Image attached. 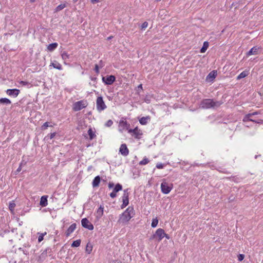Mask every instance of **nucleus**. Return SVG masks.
<instances>
[{"instance_id": "obj_30", "label": "nucleus", "mask_w": 263, "mask_h": 263, "mask_svg": "<svg viewBox=\"0 0 263 263\" xmlns=\"http://www.w3.org/2000/svg\"><path fill=\"white\" fill-rule=\"evenodd\" d=\"M81 242V241L80 239H78L75 241H73L71 244V247H78L80 246Z\"/></svg>"}, {"instance_id": "obj_24", "label": "nucleus", "mask_w": 263, "mask_h": 263, "mask_svg": "<svg viewBox=\"0 0 263 263\" xmlns=\"http://www.w3.org/2000/svg\"><path fill=\"white\" fill-rule=\"evenodd\" d=\"M88 135L89 136V139L90 140H92L93 139H94L96 137V135L95 134V132H93L91 128H90L88 129Z\"/></svg>"}, {"instance_id": "obj_55", "label": "nucleus", "mask_w": 263, "mask_h": 263, "mask_svg": "<svg viewBox=\"0 0 263 263\" xmlns=\"http://www.w3.org/2000/svg\"><path fill=\"white\" fill-rule=\"evenodd\" d=\"M164 237H165L168 239L170 238L169 236L167 234H166V233H165Z\"/></svg>"}, {"instance_id": "obj_18", "label": "nucleus", "mask_w": 263, "mask_h": 263, "mask_svg": "<svg viewBox=\"0 0 263 263\" xmlns=\"http://www.w3.org/2000/svg\"><path fill=\"white\" fill-rule=\"evenodd\" d=\"M47 198H48L47 196H43L41 197L40 204L42 207H45L47 205V204H48Z\"/></svg>"}, {"instance_id": "obj_60", "label": "nucleus", "mask_w": 263, "mask_h": 263, "mask_svg": "<svg viewBox=\"0 0 263 263\" xmlns=\"http://www.w3.org/2000/svg\"><path fill=\"white\" fill-rule=\"evenodd\" d=\"M156 2H160L161 0H155Z\"/></svg>"}, {"instance_id": "obj_1", "label": "nucleus", "mask_w": 263, "mask_h": 263, "mask_svg": "<svg viewBox=\"0 0 263 263\" xmlns=\"http://www.w3.org/2000/svg\"><path fill=\"white\" fill-rule=\"evenodd\" d=\"M223 102L214 101L211 99H204L202 100L200 104V107L203 109L215 108L219 107Z\"/></svg>"}, {"instance_id": "obj_19", "label": "nucleus", "mask_w": 263, "mask_h": 263, "mask_svg": "<svg viewBox=\"0 0 263 263\" xmlns=\"http://www.w3.org/2000/svg\"><path fill=\"white\" fill-rule=\"evenodd\" d=\"M100 181H101V178L99 176H97L95 177L92 181V186L93 187L99 186Z\"/></svg>"}, {"instance_id": "obj_40", "label": "nucleus", "mask_w": 263, "mask_h": 263, "mask_svg": "<svg viewBox=\"0 0 263 263\" xmlns=\"http://www.w3.org/2000/svg\"><path fill=\"white\" fill-rule=\"evenodd\" d=\"M113 124V122L111 120H108L105 123V125L107 127H110Z\"/></svg>"}, {"instance_id": "obj_32", "label": "nucleus", "mask_w": 263, "mask_h": 263, "mask_svg": "<svg viewBox=\"0 0 263 263\" xmlns=\"http://www.w3.org/2000/svg\"><path fill=\"white\" fill-rule=\"evenodd\" d=\"M149 162V160L146 157H144L142 160L140 161L139 164L141 165H146Z\"/></svg>"}, {"instance_id": "obj_12", "label": "nucleus", "mask_w": 263, "mask_h": 263, "mask_svg": "<svg viewBox=\"0 0 263 263\" xmlns=\"http://www.w3.org/2000/svg\"><path fill=\"white\" fill-rule=\"evenodd\" d=\"M161 189L163 193L167 194L171 191L172 187L170 186L167 182H163L161 184Z\"/></svg>"}, {"instance_id": "obj_59", "label": "nucleus", "mask_w": 263, "mask_h": 263, "mask_svg": "<svg viewBox=\"0 0 263 263\" xmlns=\"http://www.w3.org/2000/svg\"><path fill=\"white\" fill-rule=\"evenodd\" d=\"M78 1V0H73V1L74 2H77V1Z\"/></svg>"}, {"instance_id": "obj_43", "label": "nucleus", "mask_w": 263, "mask_h": 263, "mask_svg": "<svg viewBox=\"0 0 263 263\" xmlns=\"http://www.w3.org/2000/svg\"><path fill=\"white\" fill-rule=\"evenodd\" d=\"M253 122L258 123V124H262L263 123V120L259 119V120H254L253 121Z\"/></svg>"}, {"instance_id": "obj_16", "label": "nucleus", "mask_w": 263, "mask_h": 263, "mask_svg": "<svg viewBox=\"0 0 263 263\" xmlns=\"http://www.w3.org/2000/svg\"><path fill=\"white\" fill-rule=\"evenodd\" d=\"M217 74V71L213 70L208 74L206 78V80H209V81H212L215 78Z\"/></svg>"}, {"instance_id": "obj_15", "label": "nucleus", "mask_w": 263, "mask_h": 263, "mask_svg": "<svg viewBox=\"0 0 263 263\" xmlns=\"http://www.w3.org/2000/svg\"><path fill=\"white\" fill-rule=\"evenodd\" d=\"M77 224L74 223L70 225L68 228L66 232H65V235L66 237H68L76 229Z\"/></svg>"}, {"instance_id": "obj_47", "label": "nucleus", "mask_w": 263, "mask_h": 263, "mask_svg": "<svg viewBox=\"0 0 263 263\" xmlns=\"http://www.w3.org/2000/svg\"><path fill=\"white\" fill-rule=\"evenodd\" d=\"M260 114V112L259 111H255V112H253L252 113H250V114L251 115V116H254V115H258Z\"/></svg>"}, {"instance_id": "obj_35", "label": "nucleus", "mask_w": 263, "mask_h": 263, "mask_svg": "<svg viewBox=\"0 0 263 263\" xmlns=\"http://www.w3.org/2000/svg\"><path fill=\"white\" fill-rule=\"evenodd\" d=\"M158 223V220L157 218L153 219L152 224H151L152 227L155 228L157 226Z\"/></svg>"}, {"instance_id": "obj_4", "label": "nucleus", "mask_w": 263, "mask_h": 263, "mask_svg": "<svg viewBox=\"0 0 263 263\" xmlns=\"http://www.w3.org/2000/svg\"><path fill=\"white\" fill-rule=\"evenodd\" d=\"M96 106L97 109L99 111H101L104 110L106 108V105H105L102 97H98L96 101Z\"/></svg>"}, {"instance_id": "obj_54", "label": "nucleus", "mask_w": 263, "mask_h": 263, "mask_svg": "<svg viewBox=\"0 0 263 263\" xmlns=\"http://www.w3.org/2000/svg\"><path fill=\"white\" fill-rule=\"evenodd\" d=\"M91 2L92 3L94 4L96 2H98V0H91Z\"/></svg>"}, {"instance_id": "obj_36", "label": "nucleus", "mask_w": 263, "mask_h": 263, "mask_svg": "<svg viewBox=\"0 0 263 263\" xmlns=\"http://www.w3.org/2000/svg\"><path fill=\"white\" fill-rule=\"evenodd\" d=\"M15 206V204L14 202H11L9 203V208L11 212H12L14 210Z\"/></svg>"}, {"instance_id": "obj_58", "label": "nucleus", "mask_w": 263, "mask_h": 263, "mask_svg": "<svg viewBox=\"0 0 263 263\" xmlns=\"http://www.w3.org/2000/svg\"><path fill=\"white\" fill-rule=\"evenodd\" d=\"M111 37H112L111 36L108 37V40H109V39H111Z\"/></svg>"}, {"instance_id": "obj_42", "label": "nucleus", "mask_w": 263, "mask_h": 263, "mask_svg": "<svg viewBox=\"0 0 263 263\" xmlns=\"http://www.w3.org/2000/svg\"><path fill=\"white\" fill-rule=\"evenodd\" d=\"M156 167L158 169H162L164 167V164L160 163L156 164Z\"/></svg>"}, {"instance_id": "obj_25", "label": "nucleus", "mask_w": 263, "mask_h": 263, "mask_svg": "<svg viewBox=\"0 0 263 263\" xmlns=\"http://www.w3.org/2000/svg\"><path fill=\"white\" fill-rule=\"evenodd\" d=\"M120 126L123 127L124 128H126V129L129 126V124H128L126 121L125 120H120L119 122Z\"/></svg>"}, {"instance_id": "obj_9", "label": "nucleus", "mask_w": 263, "mask_h": 263, "mask_svg": "<svg viewBox=\"0 0 263 263\" xmlns=\"http://www.w3.org/2000/svg\"><path fill=\"white\" fill-rule=\"evenodd\" d=\"M81 223L83 227L89 230H92L94 228L93 224L86 218L82 219Z\"/></svg>"}, {"instance_id": "obj_2", "label": "nucleus", "mask_w": 263, "mask_h": 263, "mask_svg": "<svg viewBox=\"0 0 263 263\" xmlns=\"http://www.w3.org/2000/svg\"><path fill=\"white\" fill-rule=\"evenodd\" d=\"M134 215L133 207L128 206L126 210L120 215L119 222L125 223L128 222Z\"/></svg>"}, {"instance_id": "obj_3", "label": "nucleus", "mask_w": 263, "mask_h": 263, "mask_svg": "<svg viewBox=\"0 0 263 263\" xmlns=\"http://www.w3.org/2000/svg\"><path fill=\"white\" fill-rule=\"evenodd\" d=\"M87 106V102L86 101L81 100L74 103L73 105V110L79 111Z\"/></svg>"}, {"instance_id": "obj_6", "label": "nucleus", "mask_w": 263, "mask_h": 263, "mask_svg": "<svg viewBox=\"0 0 263 263\" xmlns=\"http://www.w3.org/2000/svg\"><path fill=\"white\" fill-rule=\"evenodd\" d=\"M128 190V189H126L124 191V193L122 196L123 203L121 206V209L125 208L129 203V193Z\"/></svg>"}, {"instance_id": "obj_44", "label": "nucleus", "mask_w": 263, "mask_h": 263, "mask_svg": "<svg viewBox=\"0 0 263 263\" xmlns=\"http://www.w3.org/2000/svg\"><path fill=\"white\" fill-rule=\"evenodd\" d=\"M94 70L98 74L99 73V66L97 64L95 65Z\"/></svg>"}, {"instance_id": "obj_28", "label": "nucleus", "mask_w": 263, "mask_h": 263, "mask_svg": "<svg viewBox=\"0 0 263 263\" xmlns=\"http://www.w3.org/2000/svg\"><path fill=\"white\" fill-rule=\"evenodd\" d=\"M248 74V72L247 71H242V72H241L238 76H237V80H239V79H242V78H245L246 77H247Z\"/></svg>"}, {"instance_id": "obj_49", "label": "nucleus", "mask_w": 263, "mask_h": 263, "mask_svg": "<svg viewBox=\"0 0 263 263\" xmlns=\"http://www.w3.org/2000/svg\"><path fill=\"white\" fill-rule=\"evenodd\" d=\"M55 136V133H51L50 135V139H51L54 138V137Z\"/></svg>"}, {"instance_id": "obj_56", "label": "nucleus", "mask_w": 263, "mask_h": 263, "mask_svg": "<svg viewBox=\"0 0 263 263\" xmlns=\"http://www.w3.org/2000/svg\"><path fill=\"white\" fill-rule=\"evenodd\" d=\"M35 0H30L31 3H33L35 2Z\"/></svg>"}, {"instance_id": "obj_22", "label": "nucleus", "mask_w": 263, "mask_h": 263, "mask_svg": "<svg viewBox=\"0 0 263 263\" xmlns=\"http://www.w3.org/2000/svg\"><path fill=\"white\" fill-rule=\"evenodd\" d=\"M149 119H150V117L149 116H147L145 117H142L139 120V122L142 125H146L147 123L148 120H149Z\"/></svg>"}, {"instance_id": "obj_8", "label": "nucleus", "mask_w": 263, "mask_h": 263, "mask_svg": "<svg viewBox=\"0 0 263 263\" xmlns=\"http://www.w3.org/2000/svg\"><path fill=\"white\" fill-rule=\"evenodd\" d=\"M50 251L51 249L49 248H47L44 250L39 256L37 258V261L39 263H42V262L46 259L47 257V254L50 253Z\"/></svg>"}, {"instance_id": "obj_13", "label": "nucleus", "mask_w": 263, "mask_h": 263, "mask_svg": "<svg viewBox=\"0 0 263 263\" xmlns=\"http://www.w3.org/2000/svg\"><path fill=\"white\" fill-rule=\"evenodd\" d=\"M119 152L122 155L124 156H126L129 154V150L127 147V146L125 144H122L120 146Z\"/></svg>"}, {"instance_id": "obj_38", "label": "nucleus", "mask_w": 263, "mask_h": 263, "mask_svg": "<svg viewBox=\"0 0 263 263\" xmlns=\"http://www.w3.org/2000/svg\"><path fill=\"white\" fill-rule=\"evenodd\" d=\"M49 126H52L51 125H49V123L46 122L43 124V125L41 126L42 130H45Z\"/></svg>"}, {"instance_id": "obj_33", "label": "nucleus", "mask_w": 263, "mask_h": 263, "mask_svg": "<svg viewBox=\"0 0 263 263\" xmlns=\"http://www.w3.org/2000/svg\"><path fill=\"white\" fill-rule=\"evenodd\" d=\"M52 65L55 69H57L59 70L62 69V65L58 62L52 63Z\"/></svg>"}, {"instance_id": "obj_41", "label": "nucleus", "mask_w": 263, "mask_h": 263, "mask_svg": "<svg viewBox=\"0 0 263 263\" xmlns=\"http://www.w3.org/2000/svg\"><path fill=\"white\" fill-rule=\"evenodd\" d=\"M245 258V255L243 254H240L238 255V260L239 261H241Z\"/></svg>"}, {"instance_id": "obj_7", "label": "nucleus", "mask_w": 263, "mask_h": 263, "mask_svg": "<svg viewBox=\"0 0 263 263\" xmlns=\"http://www.w3.org/2000/svg\"><path fill=\"white\" fill-rule=\"evenodd\" d=\"M130 134H133L132 136L136 139H140L142 135L141 130L138 129V127H135L134 129H130L128 130Z\"/></svg>"}, {"instance_id": "obj_45", "label": "nucleus", "mask_w": 263, "mask_h": 263, "mask_svg": "<svg viewBox=\"0 0 263 263\" xmlns=\"http://www.w3.org/2000/svg\"><path fill=\"white\" fill-rule=\"evenodd\" d=\"M20 83L21 84H22L23 86H25L27 84H28V82H26V81H22L20 82Z\"/></svg>"}, {"instance_id": "obj_52", "label": "nucleus", "mask_w": 263, "mask_h": 263, "mask_svg": "<svg viewBox=\"0 0 263 263\" xmlns=\"http://www.w3.org/2000/svg\"><path fill=\"white\" fill-rule=\"evenodd\" d=\"M138 89H142V84H140V85L138 86Z\"/></svg>"}, {"instance_id": "obj_14", "label": "nucleus", "mask_w": 263, "mask_h": 263, "mask_svg": "<svg viewBox=\"0 0 263 263\" xmlns=\"http://www.w3.org/2000/svg\"><path fill=\"white\" fill-rule=\"evenodd\" d=\"M20 90L18 89H8L6 90L8 95L16 97L20 93Z\"/></svg>"}, {"instance_id": "obj_39", "label": "nucleus", "mask_w": 263, "mask_h": 263, "mask_svg": "<svg viewBox=\"0 0 263 263\" xmlns=\"http://www.w3.org/2000/svg\"><path fill=\"white\" fill-rule=\"evenodd\" d=\"M148 26V23L147 22H144L142 23L141 26V29L144 30Z\"/></svg>"}, {"instance_id": "obj_31", "label": "nucleus", "mask_w": 263, "mask_h": 263, "mask_svg": "<svg viewBox=\"0 0 263 263\" xmlns=\"http://www.w3.org/2000/svg\"><path fill=\"white\" fill-rule=\"evenodd\" d=\"M65 7H66V5L65 4H60L56 7L55 12L60 11L63 9Z\"/></svg>"}, {"instance_id": "obj_51", "label": "nucleus", "mask_w": 263, "mask_h": 263, "mask_svg": "<svg viewBox=\"0 0 263 263\" xmlns=\"http://www.w3.org/2000/svg\"><path fill=\"white\" fill-rule=\"evenodd\" d=\"M90 79L91 81L96 82L97 78L96 77H91Z\"/></svg>"}, {"instance_id": "obj_46", "label": "nucleus", "mask_w": 263, "mask_h": 263, "mask_svg": "<svg viewBox=\"0 0 263 263\" xmlns=\"http://www.w3.org/2000/svg\"><path fill=\"white\" fill-rule=\"evenodd\" d=\"M114 186V183L113 182H109L108 183V187L109 189L112 188Z\"/></svg>"}, {"instance_id": "obj_29", "label": "nucleus", "mask_w": 263, "mask_h": 263, "mask_svg": "<svg viewBox=\"0 0 263 263\" xmlns=\"http://www.w3.org/2000/svg\"><path fill=\"white\" fill-rule=\"evenodd\" d=\"M251 115L250 114H248L247 115H246L243 119V122H247V121H252L253 122V119L251 118Z\"/></svg>"}, {"instance_id": "obj_50", "label": "nucleus", "mask_w": 263, "mask_h": 263, "mask_svg": "<svg viewBox=\"0 0 263 263\" xmlns=\"http://www.w3.org/2000/svg\"><path fill=\"white\" fill-rule=\"evenodd\" d=\"M22 167L21 166L19 165V167L17 168V170H16V172L17 173H18L20 172L21 170H22Z\"/></svg>"}, {"instance_id": "obj_10", "label": "nucleus", "mask_w": 263, "mask_h": 263, "mask_svg": "<svg viewBox=\"0 0 263 263\" xmlns=\"http://www.w3.org/2000/svg\"><path fill=\"white\" fill-rule=\"evenodd\" d=\"M116 80V78L114 76L110 75L106 77H102V81L106 85H111Z\"/></svg>"}, {"instance_id": "obj_23", "label": "nucleus", "mask_w": 263, "mask_h": 263, "mask_svg": "<svg viewBox=\"0 0 263 263\" xmlns=\"http://www.w3.org/2000/svg\"><path fill=\"white\" fill-rule=\"evenodd\" d=\"M11 103V101L6 98L0 99V104H3L5 105H10Z\"/></svg>"}, {"instance_id": "obj_5", "label": "nucleus", "mask_w": 263, "mask_h": 263, "mask_svg": "<svg viewBox=\"0 0 263 263\" xmlns=\"http://www.w3.org/2000/svg\"><path fill=\"white\" fill-rule=\"evenodd\" d=\"M165 235V232L163 229L159 228L156 231L155 233L151 237V239H153L158 238L159 241H161Z\"/></svg>"}, {"instance_id": "obj_17", "label": "nucleus", "mask_w": 263, "mask_h": 263, "mask_svg": "<svg viewBox=\"0 0 263 263\" xmlns=\"http://www.w3.org/2000/svg\"><path fill=\"white\" fill-rule=\"evenodd\" d=\"M259 48L256 46L252 48L247 53L248 56L251 55H256L258 53Z\"/></svg>"}, {"instance_id": "obj_48", "label": "nucleus", "mask_w": 263, "mask_h": 263, "mask_svg": "<svg viewBox=\"0 0 263 263\" xmlns=\"http://www.w3.org/2000/svg\"><path fill=\"white\" fill-rule=\"evenodd\" d=\"M26 164V162L24 160H22V162H21V163L20 164V166L22 167L23 166H24Z\"/></svg>"}, {"instance_id": "obj_20", "label": "nucleus", "mask_w": 263, "mask_h": 263, "mask_svg": "<svg viewBox=\"0 0 263 263\" xmlns=\"http://www.w3.org/2000/svg\"><path fill=\"white\" fill-rule=\"evenodd\" d=\"M103 209L104 208L100 205L97 211V218H100L103 215Z\"/></svg>"}, {"instance_id": "obj_26", "label": "nucleus", "mask_w": 263, "mask_h": 263, "mask_svg": "<svg viewBox=\"0 0 263 263\" xmlns=\"http://www.w3.org/2000/svg\"><path fill=\"white\" fill-rule=\"evenodd\" d=\"M209 47V43L207 41H205L203 43V46L200 49V52L201 53H204L205 52V51L207 50L208 48Z\"/></svg>"}, {"instance_id": "obj_37", "label": "nucleus", "mask_w": 263, "mask_h": 263, "mask_svg": "<svg viewBox=\"0 0 263 263\" xmlns=\"http://www.w3.org/2000/svg\"><path fill=\"white\" fill-rule=\"evenodd\" d=\"M61 55H62V59L64 60H66L69 59V55L68 54V53L66 52H63L62 53Z\"/></svg>"}, {"instance_id": "obj_34", "label": "nucleus", "mask_w": 263, "mask_h": 263, "mask_svg": "<svg viewBox=\"0 0 263 263\" xmlns=\"http://www.w3.org/2000/svg\"><path fill=\"white\" fill-rule=\"evenodd\" d=\"M38 234L39 235V236L38 237V241H39V242H40L43 240L44 236L47 234V233L46 232H44L43 233H38Z\"/></svg>"}, {"instance_id": "obj_53", "label": "nucleus", "mask_w": 263, "mask_h": 263, "mask_svg": "<svg viewBox=\"0 0 263 263\" xmlns=\"http://www.w3.org/2000/svg\"><path fill=\"white\" fill-rule=\"evenodd\" d=\"M114 263H121V261L118 260H115L114 261Z\"/></svg>"}, {"instance_id": "obj_11", "label": "nucleus", "mask_w": 263, "mask_h": 263, "mask_svg": "<svg viewBox=\"0 0 263 263\" xmlns=\"http://www.w3.org/2000/svg\"><path fill=\"white\" fill-rule=\"evenodd\" d=\"M122 190V186L120 183H117L113 189L109 196L111 198H114L117 196V193Z\"/></svg>"}, {"instance_id": "obj_27", "label": "nucleus", "mask_w": 263, "mask_h": 263, "mask_svg": "<svg viewBox=\"0 0 263 263\" xmlns=\"http://www.w3.org/2000/svg\"><path fill=\"white\" fill-rule=\"evenodd\" d=\"M92 250V245L89 242L87 243V244L86 246V248H85L86 252L88 254H90Z\"/></svg>"}, {"instance_id": "obj_21", "label": "nucleus", "mask_w": 263, "mask_h": 263, "mask_svg": "<svg viewBox=\"0 0 263 263\" xmlns=\"http://www.w3.org/2000/svg\"><path fill=\"white\" fill-rule=\"evenodd\" d=\"M58 43H53L51 44H50L48 47L47 49L50 51H53L57 47H58Z\"/></svg>"}, {"instance_id": "obj_57", "label": "nucleus", "mask_w": 263, "mask_h": 263, "mask_svg": "<svg viewBox=\"0 0 263 263\" xmlns=\"http://www.w3.org/2000/svg\"><path fill=\"white\" fill-rule=\"evenodd\" d=\"M229 200L231 201H232L233 200V198L230 197L229 198Z\"/></svg>"}]
</instances>
